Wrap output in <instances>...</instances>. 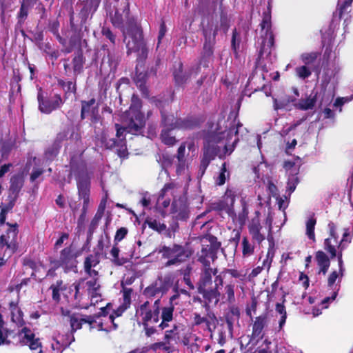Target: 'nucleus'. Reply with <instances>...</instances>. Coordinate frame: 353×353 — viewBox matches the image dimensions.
I'll return each instance as SVG.
<instances>
[{"instance_id":"f257e3e1","label":"nucleus","mask_w":353,"mask_h":353,"mask_svg":"<svg viewBox=\"0 0 353 353\" xmlns=\"http://www.w3.org/2000/svg\"><path fill=\"white\" fill-rule=\"evenodd\" d=\"M161 298L153 303L146 300L141 302L136 308L135 316L137 323L143 327L145 336L151 337L159 334L169 326L174 319V305L161 307Z\"/></svg>"},{"instance_id":"f03ea898","label":"nucleus","mask_w":353,"mask_h":353,"mask_svg":"<svg viewBox=\"0 0 353 353\" xmlns=\"http://www.w3.org/2000/svg\"><path fill=\"white\" fill-rule=\"evenodd\" d=\"M236 115H235L232 119L231 116H229L228 120L224 121L226 123L225 130L213 132L208 134L206 143L204 144L203 147V154L200 160L199 174L201 176H203L211 161H213L219 154L220 149L216 144L222 139H226V143L224 148L225 150L228 151V145H229L232 137H235V139L232 141L231 148L230 149V153L233 151L235 145L239 141L238 137L239 128L243 126L239 121H236Z\"/></svg>"},{"instance_id":"7ed1b4c3","label":"nucleus","mask_w":353,"mask_h":353,"mask_svg":"<svg viewBox=\"0 0 353 353\" xmlns=\"http://www.w3.org/2000/svg\"><path fill=\"white\" fill-rule=\"evenodd\" d=\"M201 31L203 37V43L199 63L204 68H208L209 63L214 60L216 36L219 32L218 24H214L213 22H208L202 28Z\"/></svg>"},{"instance_id":"20e7f679","label":"nucleus","mask_w":353,"mask_h":353,"mask_svg":"<svg viewBox=\"0 0 353 353\" xmlns=\"http://www.w3.org/2000/svg\"><path fill=\"white\" fill-rule=\"evenodd\" d=\"M330 236L324 241V249L330 254V258L334 259L336 256L337 259H343V251L347 247L350 243L348 239L350 234L348 230H346L343 234V238L339 241V236L336 233V227L333 222L328 223Z\"/></svg>"},{"instance_id":"39448f33","label":"nucleus","mask_w":353,"mask_h":353,"mask_svg":"<svg viewBox=\"0 0 353 353\" xmlns=\"http://www.w3.org/2000/svg\"><path fill=\"white\" fill-rule=\"evenodd\" d=\"M159 252L161 254L163 259H168L165 263V267L179 265L188 261L193 254L192 249L177 243L169 246L163 245Z\"/></svg>"},{"instance_id":"423d86ee","label":"nucleus","mask_w":353,"mask_h":353,"mask_svg":"<svg viewBox=\"0 0 353 353\" xmlns=\"http://www.w3.org/2000/svg\"><path fill=\"white\" fill-rule=\"evenodd\" d=\"M123 35L125 39H128L126 43L128 54L132 52H137L142 45L145 43L143 29L138 24L135 18H131L128 20V28H126L125 34Z\"/></svg>"},{"instance_id":"0eeeda50","label":"nucleus","mask_w":353,"mask_h":353,"mask_svg":"<svg viewBox=\"0 0 353 353\" xmlns=\"http://www.w3.org/2000/svg\"><path fill=\"white\" fill-rule=\"evenodd\" d=\"M68 314L70 331L65 335L67 337L66 341L62 343L64 348L68 347L73 341H74L75 339L74 334L77 330H81L83 324L88 325L90 331H92L95 328V325H94L93 316L76 312L70 314V312H68Z\"/></svg>"},{"instance_id":"6e6552de","label":"nucleus","mask_w":353,"mask_h":353,"mask_svg":"<svg viewBox=\"0 0 353 353\" xmlns=\"http://www.w3.org/2000/svg\"><path fill=\"white\" fill-rule=\"evenodd\" d=\"M260 26L261 30H265V34L262 36L263 41L259 52V59L265 53L270 54L271 49L274 46V35L272 30V15L270 8H268V10L263 13V18Z\"/></svg>"},{"instance_id":"1a4fd4ad","label":"nucleus","mask_w":353,"mask_h":353,"mask_svg":"<svg viewBox=\"0 0 353 353\" xmlns=\"http://www.w3.org/2000/svg\"><path fill=\"white\" fill-rule=\"evenodd\" d=\"M145 125L144 114L140 111L134 113V116L130 119L126 127H122L118 123L115 124L116 137L117 140L122 139L125 132L132 134H139L143 132V129Z\"/></svg>"},{"instance_id":"9d476101","label":"nucleus","mask_w":353,"mask_h":353,"mask_svg":"<svg viewBox=\"0 0 353 353\" xmlns=\"http://www.w3.org/2000/svg\"><path fill=\"white\" fill-rule=\"evenodd\" d=\"M37 101L39 111L46 114L60 109L65 103V100L60 94L44 97L41 88L38 92Z\"/></svg>"},{"instance_id":"9b49d317","label":"nucleus","mask_w":353,"mask_h":353,"mask_svg":"<svg viewBox=\"0 0 353 353\" xmlns=\"http://www.w3.org/2000/svg\"><path fill=\"white\" fill-rule=\"evenodd\" d=\"M131 18H134V17L130 14V4L128 0H124L123 8L116 9L114 14L110 17V21L113 26L119 28L123 34H125L128 20Z\"/></svg>"},{"instance_id":"f8f14e48","label":"nucleus","mask_w":353,"mask_h":353,"mask_svg":"<svg viewBox=\"0 0 353 353\" xmlns=\"http://www.w3.org/2000/svg\"><path fill=\"white\" fill-rule=\"evenodd\" d=\"M198 292L202 294L204 299L203 307L207 312L208 317L210 319H216L214 314L210 310V304L216 305L219 303L221 296L219 290L216 288L210 286L198 288Z\"/></svg>"},{"instance_id":"ddd939ff","label":"nucleus","mask_w":353,"mask_h":353,"mask_svg":"<svg viewBox=\"0 0 353 353\" xmlns=\"http://www.w3.org/2000/svg\"><path fill=\"white\" fill-rule=\"evenodd\" d=\"M81 120L89 118L91 124H97L101 121L99 105L96 104V99L92 98L88 101H81Z\"/></svg>"},{"instance_id":"4468645a","label":"nucleus","mask_w":353,"mask_h":353,"mask_svg":"<svg viewBox=\"0 0 353 353\" xmlns=\"http://www.w3.org/2000/svg\"><path fill=\"white\" fill-rule=\"evenodd\" d=\"M101 50L103 52V56L100 65L101 72L104 70L108 72H115L119 62V57L111 51L107 45H103Z\"/></svg>"},{"instance_id":"2eb2a0df","label":"nucleus","mask_w":353,"mask_h":353,"mask_svg":"<svg viewBox=\"0 0 353 353\" xmlns=\"http://www.w3.org/2000/svg\"><path fill=\"white\" fill-rule=\"evenodd\" d=\"M228 274L233 279H236V282H241L243 284L246 281V272L243 270H239L234 268H225L219 274L214 275V286L219 290V287L223 285L224 276Z\"/></svg>"},{"instance_id":"dca6fc26","label":"nucleus","mask_w":353,"mask_h":353,"mask_svg":"<svg viewBox=\"0 0 353 353\" xmlns=\"http://www.w3.org/2000/svg\"><path fill=\"white\" fill-rule=\"evenodd\" d=\"M268 325V315L263 313L255 317L252 324L251 340H256L258 342L265 335L264 330Z\"/></svg>"},{"instance_id":"f3484780","label":"nucleus","mask_w":353,"mask_h":353,"mask_svg":"<svg viewBox=\"0 0 353 353\" xmlns=\"http://www.w3.org/2000/svg\"><path fill=\"white\" fill-rule=\"evenodd\" d=\"M78 196L83 204H90V180L87 176H79L77 181Z\"/></svg>"},{"instance_id":"a211bd4d","label":"nucleus","mask_w":353,"mask_h":353,"mask_svg":"<svg viewBox=\"0 0 353 353\" xmlns=\"http://www.w3.org/2000/svg\"><path fill=\"white\" fill-rule=\"evenodd\" d=\"M101 253L93 252L88 254L84 259L83 270L88 276H99V272L92 269L100 263Z\"/></svg>"},{"instance_id":"6ab92c4d","label":"nucleus","mask_w":353,"mask_h":353,"mask_svg":"<svg viewBox=\"0 0 353 353\" xmlns=\"http://www.w3.org/2000/svg\"><path fill=\"white\" fill-rule=\"evenodd\" d=\"M100 2L101 0H87L82 3L83 7L79 13L81 26L86 23L89 15H92L97 11Z\"/></svg>"},{"instance_id":"aec40b11","label":"nucleus","mask_w":353,"mask_h":353,"mask_svg":"<svg viewBox=\"0 0 353 353\" xmlns=\"http://www.w3.org/2000/svg\"><path fill=\"white\" fill-rule=\"evenodd\" d=\"M59 259L63 265L65 272L72 271L74 268H77L76 261L72 254L71 246L66 247L61 251Z\"/></svg>"},{"instance_id":"412c9836","label":"nucleus","mask_w":353,"mask_h":353,"mask_svg":"<svg viewBox=\"0 0 353 353\" xmlns=\"http://www.w3.org/2000/svg\"><path fill=\"white\" fill-rule=\"evenodd\" d=\"M256 216L254 217L248 225V230L252 240L260 244L265 239V236L261 233L262 226L261 225L259 217L260 213L259 211H256Z\"/></svg>"},{"instance_id":"4be33fe9","label":"nucleus","mask_w":353,"mask_h":353,"mask_svg":"<svg viewBox=\"0 0 353 353\" xmlns=\"http://www.w3.org/2000/svg\"><path fill=\"white\" fill-rule=\"evenodd\" d=\"M217 273V268H212L210 265L203 266L198 282V288L211 286L212 283V276L216 275Z\"/></svg>"},{"instance_id":"5701e85b","label":"nucleus","mask_w":353,"mask_h":353,"mask_svg":"<svg viewBox=\"0 0 353 353\" xmlns=\"http://www.w3.org/2000/svg\"><path fill=\"white\" fill-rule=\"evenodd\" d=\"M318 96V91L313 90L305 99H301L298 103H294V106L296 109L303 111L312 110L315 107Z\"/></svg>"},{"instance_id":"b1692460","label":"nucleus","mask_w":353,"mask_h":353,"mask_svg":"<svg viewBox=\"0 0 353 353\" xmlns=\"http://www.w3.org/2000/svg\"><path fill=\"white\" fill-rule=\"evenodd\" d=\"M172 212L176 214L177 221H186L189 217V209L187 204L181 201H174L172 203Z\"/></svg>"},{"instance_id":"393cba45","label":"nucleus","mask_w":353,"mask_h":353,"mask_svg":"<svg viewBox=\"0 0 353 353\" xmlns=\"http://www.w3.org/2000/svg\"><path fill=\"white\" fill-rule=\"evenodd\" d=\"M183 63L181 61H179L174 66L172 75L175 84L177 86H181L186 83L191 76L190 72L183 71Z\"/></svg>"},{"instance_id":"a878e982","label":"nucleus","mask_w":353,"mask_h":353,"mask_svg":"<svg viewBox=\"0 0 353 353\" xmlns=\"http://www.w3.org/2000/svg\"><path fill=\"white\" fill-rule=\"evenodd\" d=\"M216 259L217 254L205 245H203L201 250L197 252V261L202 266H211V261L214 262Z\"/></svg>"},{"instance_id":"bb28decb","label":"nucleus","mask_w":353,"mask_h":353,"mask_svg":"<svg viewBox=\"0 0 353 353\" xmlns=\"http://www.w3.org/2000/svg\"><path fill=\"white\" fill-rule=\"evenodd\" d=\"M57 85L63 90L64 94L63 99L65 101L72 94L76 95L77 91V79L65 81L61 79L57 80Z\"/></svg>"},{"instance_id":"cd10ccee","label":"nucleus","mask_w":353,"mask_h":353,"mask_svg":"<svg viewBox=\"0 0 353 353\" xmlns=\"http://www.w3.org/2000/svg\"><path fill=\"white\" fill-rule=\"evenodd\" d=\"M157 285L159 290L161 291V297L165 294L173 284V277L170 274H165L163 276H158V278L154 281Z\"/></svg>"},{"instance_id":"c85d7f7f","label":"nucleus","mask_w":353,"mask_h":353,"mask_svg":"<svg viewBox=\"0 0 353 353\" xmlns=\"http://www.w3.org/2000/svg\"><path fill=\"white\" fill-rule=\"evenodd\" d=\"M315 260L319 267V274L325 275L330 265V259L328 256L322 250L315 253Z\"/></svg>"},{"instance_id":"c756f323","label":"nucleus","mask_w":353,"mask_h":353,"mask_svg":"<svg viewBox=\"0 0 353 353\" xmlns=\"http://www.w3.org/2000/svg\"><path fill=\"white\" fill-rule=\"evenodd\" d=\"M85 61V59L83 56L82 50H79L76 53H74L72 60V69L74 76H77L83 72Z\"/></svg>"},{"instance_id":"7c9ffc66","label":"nucleus","mask_w":353,"mask_h":353,"mask_svg":"<svg viewBox=\"0 0 353 353\" xmlns=\"http://www.w3.org/2000/svg\"><path fill=\"white\" fill-rule=\"evenodd\" d=\"M199 126L198 121L193 117H186L184 119L179 118L176 120V125H175L177 130H193Z\"/></svg>"},{"instance_id":"2f4dec72","label":"nucleus","mask_w":353,"mask_h":353,"mask_svg":"<svg viewBox=\"0 0 353 353\" xmlns=\"http://www.w3.org/2000/svg\"><path fill=\"white\" fill-rule=\"evenodd\" d=\"M24 180L22 176L15 174L10 179V185L9 191L14 195V199H17L19 192L23 186Z\"/></svg>"},{"instance_id":"473e14b6","label":"nucleus","mask_w":353,"mask_h":353,"mask_svg":"<svg viewBox=\"0 0 353 353\" xmlns=\"http://www.w3.org/2000/svg\"><path fill=\"white\" fill-rule=\"evenodd\" d=\"M273 105L275 110L284 109L288 107L290 103H294L296 99L292 96L285 94L280 99L272 97Z\"/></svg>"},{"instance_id":"72a5a7b5","label":"nucleus","mask_w":353,"mask_h":353,"mask_svg":"<svg viewBox=\"0 0 353 353\" xmlns=\"http://www.w3.org/2000/svg\"><path fill=\"white\" fill-rule=\"evenodd\" d=\"M161 123L164 129L176 130V120L179 118L175 117L174 114H168L163 110H161Z\"/></svg>"},{"instance_id":"f704fd0d","label":"nucleus","mask_w":353,"mask_h":353,"mask_svg":"<svg viewBox=\"0 0 353 353\" xmlns=\"http://www.w3.org/2000/svg\"><path fill=\"white\" fill-rule=\"evenodd\" d=\"M136 70V74L135 77L134 79V81L140 89V90L143 93H148V90L145 85L146 80L148 78V76L149 75L148 72L143 73V72H138V65L136 66L135 68Z\"/></svg>"},{"instance_id":"c9c22d12","label":"nucleus","mask_w":353,"mask_h":353,"mask_svg":"<svg viewBox=\"0 0 353 353\" xmlns=\"http://www.w3.org/2000/svg\"><path fill=\"white\" fill-rule=\"evenodd\" d=\"M92 279L86 282L88 291L91 294L92 298L100 296L99 290L100 289V284L99 283V276H89Z\"/></svg>"},{"instance_id":"e433bc0d","label":"nucleus","mask_w":353,"mask_h":353,"mask_svg":"<svg viewBox=\"0 0 353 353\" xmlns=\"http://www.w3.org/2000/svg\"><path fill=\"white\" fill-rule=\"evenodd\" d=\"M241 42V38L239 32L236 28H234L232 33L231 38V49L233 52L234 56L236 59L239 57V51L240 48V44Z\"/></svg>"},{"instance_id":"4c0bfd02","label":"nucleus","mask_w":353,"mask_h":353,"mask_svg":"<svg viewBox=\"0 0 353 353\" xmlns=\"http://www.w3.org/2000/svg\"><path fill=\"white\" fill-rule=\"evenodd\" d=\"M231 26V19L227 12L224 10H221L219 14V31H221L223 34H226Z\"/></svg>"},{"instance_id":"58836bf2","label":"nucleus","mask_w":353,"mask_h":353,"mask_svg":"<svg viewBox=\"0 0 353 353\" xmlns=\"http://www.w3.org/2000/svg\"><path fill=\"white\" fill-rule=\"evenodd\" d=\"M120 250L118 245L114 244L111 250L110 255L112 256L111 261L117 266H121L128 262V259L125 257H119Z\"/></svg>"},{"instance_id":"ea45409f","label":"nucleus","mask_w":353,"mask_h":353,"mask_svg":"<svg viewBox=\"0 0 353 353\" xmlns=\"http://www.w3.org/2000/svg\"><path fill=\"white\" fill-rule=\"evenodd\" d=\"M236 196V190L234 188H228L222 197V200L228 204V206L230 210H232Z\"/></svg>"},{"instance_id":"a19ab883","label":"nucleus","mask_w":353,"mask_h":353,"mask_svg":"<svg viewBox=\"0 0 353 353\" xmlns=\"http://www.w3.org/2000/svg\"><path fill=\"white\" fill-rule=\"evenodd\" d=\"M100 141L105 149L112 150L116 147L119 140L113 137H110L108 133L103 132L101 135Z\"/></svg>"},{"instance_id":"79ce46f5","label":"nucleus","mask_w":353,"mask_h":353,"mask_svg":"<svg viewBox=\"0 0 353 353\" xmlns=\"http://www.w3.org/2000/svg\"><path fill=\"white\" fill-rule=\"evenodd\" d=\"M172 130L163 128L160 134L161 142L168 146H173L177 141L175 137L171 135Z\"/></svg>"},{"instance_id":"37998d69","label":"nucleus","mask_w":353,"mask_h":353,"mask_svg":"<svg viewBox=\"0 0 353 353\" xmlns=\"http://www.w3.org/2000/svg\"><path fill=\"white\" fill-rule=\"evenodd\" d=\"M319 52H305L301 54L300 59L305 65H312L320 57Z\"/></svg>"},{"instance_id":"c03bdc74","label":"nucleus","mask_w":353,"mask_h":353,"mask_svg":"<svg viewBox=\"0 0 353 353\" xmlns=\"http://www.w3.org/2000/svg\"><path fill=\"white\" fill-rule=\"evenodd\" d=\"M144 224H147L150 228L159 233L165 230L167 228V226L165 223H160L157 220L150 217L145 219Z\"/></svg>"},{"instance_id":"a18cd8bd","label":"nucleus","mask_w":353,"mask_h":353,"mask_svg":"<svg viewBox=\"0 0 353 353\" xmlns=\"http://www.w3.org/2000/svg\"><path fill=\"white\" fill-rule=\"evenodd\" d=\"M127 308H128V307L122 305L117 310H114L112 314H110L109 320L112 324V330H117L119 328V325L115 322V319L121 316Z\"/></svg>"},{"instance_id":"49530a36","label":"nucleus","mask_w":353,"mask_h":353,"mask_svg":"<svg viewBox=\"0 0 353 353\" xmlns=\"http://www.w3.org/2000/svg\"><path fill=\"white\" fill-rule=\"evenodd\" d=\"M117 154L119 157V158L124 159H127L129 155V152L128 151L126 140L125 137H123L122 139H119L116 145Z\"/></svg>"},{"instance_id":"de8ad7c7","label":"nucleus","mask_w":353,"mask_h":353,"mask_svg":"<svg viewBox=\"0 0 353 353\" xmlns=\"http://www.w3.org/2000/svg\"><path fill=\"white\" fill-rule=\"evenodd\" d=\"M234 288L235 285L232 282H230L224 287L223 297L226 299L229 303L235 302Z\"/></svg>"},{"instance_id":"09e8293b","label":"nucleus","mask_w":353,"mask_h":353,"mask_svg":"<svg viewBox=\"0 0 353 353\" xmlns=\"http://www.w3.org/2000/svg\"><path fill=\"white\" fill-rule=\"evenodd\" d=\"M316 223V219L313 214L306 222V234L312 241L315 240L314 229Z\"/></svg>"},{"instance_id":"8fccbe9b","label":"nucleus","mask_w":353,"mask_h":353,"mask_svg":"<svg viewBox=\"0 0 353 353\" xmlns=\"http://www.w3.org/2000/svg\"><path fill=\"white\" fill-rule=\"evenodd\" d=\"M14 230L11 232L12 233V239L9 241H8L6 243L7 248L9 250L8 256H11L12 254H14L16 250H17V243L14 239L17 236L18 230H17V224H14Z\"/></svg>"},{"instance_id":"3c124183","label":"nucleus","mask_w":353,"mask_h":353,"mask_svg":"<svg viewBox=\"0 0 353 353\" xmlns=\"http://www.w3.org/2000/svg\"><path fill=\"white\" fill-rule=\"evenodd\" d=\"M179 326L176 324L172 325L170 330H165L164 334V342L163 343L169 344L170 342L174 339L179 335Z\"/></svg>"},{"instance_id":"603ef678","label":"nucleus","mask_w":353,"mask_h":353,"mask_svg":"<svg viewBox=\"0 0 353 353\" xmlns=\"http://www.w3.org/2000/svg\"><path fill=\"white\" fill-rule=\"evenodd\" d=\"M254 246L252 245L248 237L244 236L242 239V254L244 257H248L253 254Z\"/></svg>"},{"instance_id":"864d4df0","label":"nucleus","mask_w":353,"mask_h":353,"mask_svg":"<svg viewBox=\"0 0 353 353\" xmlns=\"http://www.w3.org/2000/svg\"><path fill=\"white\" fill-rule=\"evenodd\" d=\"M159 294H161V291L154 282L146 287L143 292V294L149 299L154 298Z\"/></svg>"},{"instance_id":"5fc2aeb1","label":"nucleus","mask_w":353,"mask_h":353,"mask_svg":"<svg viewBox=\"0 0 353 353\" xmlns=\"http://www.w3.org/2000/svg\"><path fill=\"white\" fill-rule=\"evenodd\" d=\"M299 183V179L297 176V173L294 174H290L289 176L286 187L287 191L289 192V195H290L295 190Z\"/></svg>"},{"instance_id":"6e6d98bb","label":"nucleus","mask_w":353,"mask_h":353,"mask_svg":"<svg viewBox=\"0 0 353 353\" xmlns=\"http://www.w3.org/2000/svg\"><path fill=\"white\" fill-rule=\"evenodd\" d=\"M121 285L122 287L121 292H123V305L129 307L131 304V296L133 292V290L132 288H129L124 286V282H121Z\"/></svg>"},{"instance_id":"4d7b16f0","label":"nucleus","mask_w":353,"mask_h":353,"mask_svg":"<svg viewBox=\"0 0 353 353\" xmlns=\"http://www.w3.org/2000/svg\"><path fill=\"white\" fill-rule=\"evenodd\" d=\"M271 261L268 262V259H266L263 261V264L261 266H257L254 268L251 272L249 274L248 276H246V280L248 279L249 281L253 279L256 276H257L263 270V267L267 266L268 269L270 268Z\"/></svg>"},{"instance_id":"13d9d810","label":"nucleus","mask_w":353,"mask_h":353,"mask_svg":"<svg viewBox=\"0 0 353 353\" xmlns=\"http://www.w3.org/2000/svg\"><path fill=\"white\" fill-rule=\"evenodd\" d=\"M296 75L301 79H305L310 77L312 74V71L307 65H303L295 68Z\"/></svg>"},{"instance_id":"bf43d9fd","label":"nucleus","mask_w":353,"mask_h":353,"mask_svg":"<svg viewBox=\"0 0 353 353\" xmlns=\"http://www.w3.org/2000/svg\"><path fill=\"white\" fill-rule=\"evenodd\" d=\"M210 210L216 212H222L231 210L226 203L222 199L213 202L210 204Z\"/></svg>"},{"instance_id":"052dcab7","label":"nucleus","mask_w":353,"mask_h":353,"mask_svg":"<svg viewBox=\"0 0 353 353\" xmlns=\"http://www.w3.org/2000/svg\"><path fill=\"white\" fill-rule=\"evenodd\" d=\"M227 172H228V170H227L226 163L224 162L221 165L219 176L216 177V179L215 180V183L216 185L221 186L225 183Z\"/></svg>"},{"instance_id":"680f3d73","label":"nucleus","mask_w":353,"mask_h":353,"mask_svg":"<svg viewBox=\"0 0 353 353\" xmlns=\"http://www.w3.org/2000/svg\"><path fill=\"white\" fill-rule=\"evenodd\" d=\"M80 163V156L78 157L77 154H72L70 157L69 166L70 170V175L72 173L76 174L79 168Z\"/></svg>"},{"instance_id":"e2e57ef3","label":"nucleus","mask_w":353,"mask_h":353,"mask_svg":"<svg viewBox=\"0 0 353 353\" xmlns=\"http://www.w3.org/2000/svg\"><path fill=\"white\" fill-rule=\"evenodd\" d=\"M61 148L60 146L52 143V144L46 150L45 155L48 159H53L59 153Z\"/></svg>"},{"instance_id":"0e129e2a","label":"nucleus","mask_w":353,"mask_h":353,"mask_svg":"<svg viewBox=\"0 0 353 353\" xmlns=\"http://www.w3.org/2000/svg\"><path fill=\"white\" fill-rule=\"evenodd\" d=\"M208 240L210 244L205 245V246H208L209 248H210L211 250L215 252V253L217 254L218 250H219L221 245V242L218 241L217 238L212 234L208 235Z\"/></svg>"},{"instance_id":"69168bd1","label":"nucleus","mask_w":353,"mask_h":353,"mask_svg":"<svg viewBox=\"0 0 353 353\" xmlns=\"http://www.w3.org/2000/svg\"><path fill=\"white\" fill-rule=\"evenodd\" d=\"M136 52L138 53L137 58V62L143 63L147 59L148 54V48L146 43L142 45Z\"/></svg>"},{"instance_id":"338daca9","label":"nucleus","mask_w":353,"mask_h":353,"mask_svg":"<svg viewBox=\"0 0 353 353\" xmlns=\"http://www.w3.org/2000/svg\"><path fill=\"white\" fill-rule=\"evenodd\" d=\"M25 345H28L31 350H35L39 347L41 348L42 343L40 341L39 338L33 336L31 339H27L25 342H23Z\"/></svg>"},{"instance_id":"774afa93","label":"nucleus","mask_w":353,"mask_h":353,"mask_svg":"<svg viewBox=\"0 0 353 353\" xmlns=\"http://www.w3.org/2000/svg\"><path fill=\"white\" fill-rule=\"evenodd\" d=\"M28 6L25 3L24 0L21 4V8L19 12L18 13L17 17L19 19V23H23L24 20L27 18L28 15Z\"/></svg>"}]
</instances>
